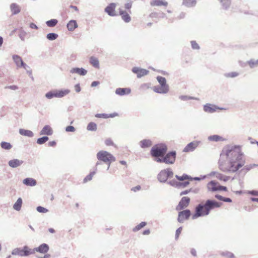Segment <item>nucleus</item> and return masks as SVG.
I'll use <instances>...</instances> for the list:
<instances>
[{
  "label": "nucleus",
  "instance_id": "nucleus-32",
  "mask_svg": "<svg viewBox=\"0 0 258 258\" xmlns=\"http://www.w3.org/2000/svg\"><path fill=\"white\" fill-rule=\"evenodd\" d=\"M23 201L22 198H19L13 205V208L17 211H19L22 207Z\"/></svg>",
  "mask_w": 258,
  "mask_h": 258
},
{
  "label": "nucleus",
  "instance_id": "nucleus-59",
  "mask_svg": "<svg viewBox=\"0 0 258 258\" xmlns=\"http://www.w3.org/2000/svg\"><path fill=\"white\" fill-rule=\"evenodd\" d=\"M75 89L76 92L79 93L81 91V88L80 87V84H77L75 85Z\"/></svg>",
  "mask_w": 258,
  "mask_h": 258
},
{
  "label": "nucleus",
  "instance_id": "nucleus-30",
  "mask_svg": "<svg viewBox=\"0 0 258 258\" xmlns=\"http://www.w3.org/2000/svg\"><path fill=\"white\" fill-rule=\"evenodd\" d=\"M208 140L210 141L213 142H219V141H225V139L223 138L222 137L218 135H214L212 136H210L208 137Z\"/></svg>",
  "mask_w": 258,
  "mask_h": 258
},
{
  "label": "nucleus",
  "instance_id": "nucleus-42",
  "mask_svg": "<svg viewBox=\"0 0 258 258\" xmlns=\"http://www.w3.org/2000/svg\"><path fill=\"white\" fill-rule=\"evenodd\" d=\"M48 140L49 138L46 136H44L42 137L37 139L36 143L38 145H42L46 142Z\"/></svg>",
  "mask_w": 258,
  "mask_h": 258
},
{
  "label": "nucleus",
  "instance_id": "nucleus-5",
  "mask_svg": "<svg viewBox=\"0 0 258 258\" xmlns=\"http://www.w3.org/2000/svg\"><path fill=\"white\" fill-rule=\"evenodd\" d=\"M176 156V151H172L167 153L161 158H156L155 161L158 163H165L167 164H173L175 161Z\"/></svg>",
  "mask_w": 258,
  "mask_h": 258
},
{
  "label": "nucleus",
  "instance_id": "nucleus-21",
  "mask_svg": "<svg viewBox=\"0 0 258 258\" xmlns=\"http://www.w3.org/2000/svg\"><path fill=\"white\" fill-rule=\"evenodd\" d=\"M72 74H77L80 76H85L87 71L83 68H74L70 70Z\"/></svg>",
  "mask_w": 258,
  "mask_h": 258
},
{
  "label": "nucleus",
  "instance_id": "nucleus-2",
  "mask_svg": "<svg viewBox=\"0 0 258 258\" xmlns=\"http://www.w3.org/2000/svg\"><path fill=\"white\" fill-rule=\"evenodd\" d=\"M222 205V203L211 199L206 200L205 203L202 202L196 206L192 219L195 220L199 217L207 216L211 210L220 208Z\"/></svg>",
  "mask_w": 258,
  "mask_h": 258
},
{
  "label": "nucleus",
  "instance_id": "nucleus-57",
  "mask_svg": "<svg viewBox=\"0 0 258 258\" xmlns=\"http://www.w3.org/2000/svg\"><path fill=\"white\" fill-rule=\"evenodd\" d=\"M113 159H113L112 160H110V161H108V162H105V163H105V164H107V165H108V167H107V170H108V169H109L111 163L112 162H113L115 161V160H116V158H115V157L114 156H113Z\"/></svg>",
  "mask_w": 258,
  "mask_h": 258
},
{
  "label": "nucleus",
  "instance_id": "nucleus-58",
  "mask_svg": "<svg viewBox=\"0 0 258 258\" xmlns=\"http://www.w3.org/2000/svg\"><path fill=\"white\" fill-rule=\"evenodd\" d=\"M227 188L226 186L221 185L219 184V186H218V191H227Z\"/></svg>",
  "mask_w": 258,
  "mask_h": 258
},
{
  "label": "nucleus",
  "instance_id": "nucleus-6",
  "mask_svg": "<svg viewBox=\"0 0 258 258\" xmlns=\"http://www.w3.org/2000/svg\"><path fill=\"white\" fill-rule=\"evenodd\" d=\"M173 176V172L170 168L162 170L157 175V179L161 183H165L168 178Z\"/></svg>",
  "mask_w": 258,
  "mask_h": 258
},
{
  "label": "nucleus",
  "instance_id": "nucleus-46",
  "mask_svg": "<svg viewBox=\"0 0 258 258\" xmlns=\"http://www.w3.org/2000/svg\"><path fill=\"white\" fill-rule=\"evenodd\" d=\"M179 98L182 101H187L189 100H198V99L191 96L187 95H181L179 97Z\"/></svg>",
  "mask_w": 258,
  "mask_h": 258
},
{
  "label": "nucleus",
  "instance_id": "nucleus-56",
  "mask_svg": "<svg viewBox=\"0 0 258 258\" xmlns=\"http://www.w3.org/2000/svg\"><path fill=\"white\" fill-rule=\"evenodd\" d=\"M247 193L250 195L258 196V191L255 190H248Z\"/></svg>",
  "mask_w": 258,
  "mask_h": 258
},
{
  "label": "nucleus",
  "instance_id": "nucleus-37",
  "mask_svg": "<svg viewBox=\"0 0 258 258\" xmlns=\"http://www.w3.org/2000/svg\"><path fill=\"white\" fill-rule=\"evenodd\" d=\"M216 177L220 180L227 181L229 179L230 177L228 176H226L222 173L218 172L216 173Z\"/></svg>",
  "mask_w": 258,
  "mask_h": 258
},
{
  "label": "nucleus",
  "instance_id": "nucleus-8",
  "mask_svg": "<svg viewBox=\"0 0 258 258\" xmlns=\"http://www.w3.org/2000/svg\"><path fill=\"white\" fill-rule=\"evenodd\" d=\"M32 252L31 249L28 246L25 245L22 248L20 247L14 248L12 251V254L20 256H27L32 254Z\"/></svg>",
  "mask_w": 258,
  "mask_h": 258
},
{
  "label": "nucleus",
  "instance_id": "nucleus-55",
  "mask_svg": "<svg viewBox=\"0 0 258 258\" xmlns=\"http://www.w3.org/2000/svg\"><path fill=\"white\" fill-rule=\"evenodd\" d=\"M178 184H179V187L180 186H182L183 187H185L189 184V182L188 181H185L182 182H179V183H178Z\"/></svg>",
  "mask_w": 258,
  "mask_h": 258
},
{
  "label": "nucleus",
  "instance_id": "nucleus-40",
  "mask_svg": "<svg viewBox=\"0 0 258 258\" xmlns=\"http://www.w3.org/2000/svg\"><path fill=\"white\" fill-rule=\"evenodd\" d=\"M247 63L248 64L250 68H254L258 66V59L255 60L251 59L247 61Z\"/></svg>",
  "mask_w": 258,
  "mask_h": 258
},
{
  "label": "nucleus",
  "instance_id": "nucleus-53",
  "mask_svg": "<svg viewBox=\"0 0 258 258\" xmlns=\"http://www.w3.org/2000/svg\"><path fill=\"white\" fill-rule=\"evenodd\" d=\"M182 227H180L176 229V232H175V239H177L178 238L179 236L182 231Z\"/></svg>",
  "mask_w": 258,
  "mask_h": 258
},
{
  "label": "nucleus",
  "instance_id": "nucleus-15",
  "mask_svg": "<svg viewBox=\"0 0 258 258\" xmlns=\"http://www.w3.org/2000/svg\"><path fill=\"white\" fill-rule=\"evenodd\" d=\"M132 71L134 74H137L138 78H140L145 75H147L149 72L147 70L138 67L133 68Z\"/></svg>",
  "mask_w": 258,
  "mask_h": 258
},
{
  "label": "nucleus",
  "instance_id": "nucleus-51",
  "mask_svg": "<svg viewBox=\"0 0 258 258\" xmlns=\"http://www.w3.org/2000/svg\"><path fill=\"white\" fill-rule=\"evenodd\" d=\"M191 47L193 49H200V47L196 41L192 40L190 42Z\"/></svg>",
  "mask_w": 258,
  "mask_h": 258
},
{
  "label": "nucleus",
  "instance_id": "nucleus-33",
  "mask_svg": "<svg viewBox=\"0 0 258 258\" xmlns=\"http://www.w3.org/2000/svg\"><path fill=\"white\" fill-rule=\"evenodd\" d=\"M89 62L91 64L94 68L98 69L99 68V62L98 59L94 57L91 56L89 59Z\"/></svg>",
  "mask_w": 258,
  "mask_h": 258
},
{
  "label": "nucleus",
  "instance_id": "nucleus-44",
  "mask_svg": "<svg viewBox=\"0 0 258 258\" xmlns=\"http://www.w3.org/2000/svg\"><path fill=\"white\" fill-rule=\"evenodd\" d=\"M96 173L95 171H93L90 172V173L87 175L84 179L83 182L84 183L87 182L89 181H90L92 180L93 176L95 175Z\"/></svg>",
  "mask_w": 258,
  "mask_h": 258
},
{
  "label": "nucleus",
  "instance_id": "nucleus-50",
  "mask_svg": "<svg viewBox=\"0 0 258 258\" xmlns=\"http://www.w3.org/2000/svg\"><path fill=\"white\" fill-rule=\"evenodd\" d=\"M36 210L38 212L41 213H46L48 211V209L42 206H38L36 208Z\"/></svg>",
  "mask_w": 258,
  "mask_h": 258
},
{
  "label": "nucleus",
  "instance_id": "nucleus-19",
  "mask_svg": "<svg viewBox=\"0 0 258 258\" xmlns=\"http://www.w3.org/2000/svg\"><path fill=\"white\" fill-rule=\"evenodd\" d=\"M220 1L221 9L224 11H230L231 2V0H219Z\"/></svg>",
  "mask_w": 258,
  "mask_h": 258
},
{
  "label": "nucleus",
  "instance_id": "nucleus-64",
  "mask_svg": "<svg viewBox=\"0 0 258 258\" xmlns=\"http://www.w3.org/2000/svg\"><path fill=\"white\" fill-rule=\"evenodd\" d=\"M215 197L217 199H218V200H220V201H223V200H224V197H223V196H221V195H218V194L215 195Z\"/></svg>",
  "mask_w": 258,
  "mask_h": 258
},
{
  "label": "nucleus",
  "instance_id": "nucleus-18",
  "mask_svg": "<svg viewBox=\"0 0 258 258\" xmlns=\"http://www.w3.org/2000/svg\"><path fill=\"white\" fill-rule=\"evenodd\" d=\"M131 92V89L130 88H117L115 91V94L119 96L127 95Z\"/></svg>",
  "mask_w": 258,
  "mask_h": 258
},
{
  "label": "nucleus",
  "instance_id": "nucleus-10",
  "mask_svg": "<svg viewBox=\"0 0 258 258\" xmlns=\"http://www.w3.org/2000/svg\"><path fill=\"white\" fill-rule=\"evenodd\" d=\"M191 215V212L189 209L182 210L178 212L177 221L180 223H182L185 220L189 219Z\"/></svg>",
  "mask_w": 258,
  "mask_h": 258
},
{
  "label": "nucleus",
  "instance_id": "nucleus-49",
  "mask_svg": "<svg viewBox=\"0 0 258 258\" xmlns=\"http://www.w3.org/2000/svg\"><path fill=\"white\" fill-rule=\"evenodd\" d=\"M167 184H169L171 186L179 187V182L177 181L175 179H173L167 182Z\"/></svg>",
  "mask_w": 258,
  "mask_h": 258
},
{
  "label": "nucleus",
  "instance_id": "nucleus-11",
  "mask_svg": "<svg viewBox=\"0 0 258 258\" xmlns=\"http://www.w3.org/2000/svg\"><path fill=\"white\" fill-rule=\"evenodd\" d=\"M49 249L48 245L46 243H42L40 244L38 247H35L33 249H31L32 251V254H34L36 251L41 253H46Z\"/></svg>",
  "mask_w": 258,
  "mask_h": 258
},
{
  "label": "nucleus",
  "instance_id": "nucleus-24",
  "mask_svg": "<svg viewBox=\"0 0 258 258\" xmlns=\"http://www.w3.org/2000/svg\"><path fill=\"white\" fill-rule=\"evenodd\" d=\"M23 183L27 186H34L36 185L37 181L34 178L27 177L23 180Z\"/></svg>",
  "mask_w": 258,
  "mask_h": 258
},
{
  "label": "nucleus",
  "instance_id": "nucleus-3",
  "mask_svg": "<svg viewBox=\"0 0 258 258\" xmlns=\"http://www.w3.org/2000/svg\"><path fill=\"white\" fill-rule=\"evenodd\" d=\"M156 79L160 84V86L157 85L153 87V90L159 94H166L168 92L169 90V85L167 84L166 79L165 78L161 76H157Z\"/></svg>",
  "mask_w": 258,
  "mask_h": 258
},
{
  "label": "nucleus",
  "instance_id": "nucleus-61",
  "mask_svg": "<svg viewBox=\"0 0 258 258\" xmlns=\"http://www.w3.org/2000/svg\"><path fill=\"white\" fill-rule=\"evenodd\" d=\"M191 191V188L188 190H185L180 192V196L185 195L188 194L190 191Z\"/></svg>",
  "mask_w": 258,
  "mask_h": 258
},
{
  "label": "nucleus",
  "instance_id": "nucleus-27",
  "mask_svg": "<svg viewBox=\"0 0 258 258\" xmlns=\"http://www.w3.org/2000/svg\"><path fill=\"white\" fill-rule=\"evenodd\" d=\"M139 144L142 148H147L152 145V142L150 139H144L140 142Z\"/></svg>",
  "mask_w": 258,
  "mask_h": 258
},
{
  "label": "nucleus",
  "instance_id": "nucleus-62",
  "mask_svg": "<svg viewBox=\"0 0 258 258\" xmlns=\"http://www.w3.org/2000/svg\"><path fill=\"white\" fill-rule=\"evenodd\" d=\"M186 14L184 12H181L179 14V15L177 17V19H183L185 17Z\"/></svg>",
  "mask_w": 258,
  "mask_h": 258
},
{
  "label": "nucleus",
  "instance_id": "nucleus-12",
  "mask_svg": "<svg viewBox=\"0 0 258 258\" xmlns=\"http://www.w3.org/2000/svg\"><path fill=\"white\" fill-rule=\"evenodd\" d=\"M190 202V198L187 197H183L179 201L178 206L176 207V210H182L186 208Z\"/></svg>",
  "mask_w": 258,
  "mask_h": 258
},
{
  "label": "nucleus",
  "instance_id": "nucleus-4",
  "mask_svg": "<svg viewBox=\"0 0 258 258\" xmlns=\"http://www.w3.org/2000/svg\"><path fill=\"white\" fill-rule=\"evenodd\" d=\"M167 150L164 144H158L154 145L151 149L150 154L152 157H157L164 155Z\"/></svg>",
  "mask_w": 258,
  "mask_h": 258
},
{
  "label": "nucleus",
  "instance_id": "nucleus-36",
  "mask_svg": "<svg viewBox=\"0 0 258 258\" xmlns=\"http://www.w3.org/2000/svg\"><path fill=\"white\" fill-rule=\"evenodd\" d=\"M13 59L18 68L21 62L23 61L22 58L18 55L14 54L13 55Z\"/></svg>",
  "mask_w": 258,
  "mask_h": 258
},
{
  "label": "nucleus",
  "instance_id": "nucleus-28",
  "mask_svg": "<svg viewBox=\"0 0 258 258\" xmlns=\"http://www.w3.org/2000/svg\"><path fill=\"white\" fill-rule=\"evenodd\" d=\"M19 134L23 136L32 138L34 136V133L30 130L20 128L19 131Z\"/></svg>",
  "mask_w": 258,
  "mask_h": 258
},
{
  "label": "nucleus",
  "instance_id": "nucleus-13",
  "mask_svg": "<svg viewBox=\"0 0 258 258\" xmlns=\"http://www.w3.org/2000/svg\"><path fill=\"white\" fill-rule=\"evenodd\" d=\"M217 109H225L223 108H220L214 104L207 103L204 105V110L205 112L212 113L216 111Z\"/></svg>",
  "mask_w": 258,
  "mask_h": 258
},
{
  "label": "nucleus",
  "instance_id": "nucleus-1",
  "mask_svg": "<svg viewBox=\"0 0 258 258\" xmlns=\"http://www.w3.org/2000/svg\"><path fill=\"white\" fill-rule=\"evenodd\" d=\"M245 159L239 145L225 146L221 151L218 161L219 168L223 172L234 173H247L256 164H249L244 166Z\"/></svg>",
  "mask_w": 258,
  "mask_h": 258
},
{
  "label": "nucleus",
  "instance_id": "nucleus-47",
  "mask_svg": "<svg viewBox=\"0 0 258 258\" xmlns=\"http://www.w3.org/2000/svg\"><path fill=\"white\" fill-rule=\"evenodd\" d=\"M26 33L22 28L19 30L18 36L22 41L25 40Z\"/></svg>",
  "mask_w": 258,
  "mask_h": 258
},
{
  "label": "nucleus",
  "instance_id": "nucleus-45",
  "mask_svg": "<svg viewBox=\"0 0 258 258\" xmlns=\"http://www.w3.org/2000/svg\"><path fill=\"white\" fill-rule=\"evenodd\" d=\"M147 225V223L146 222H142L139 224L137 225L135 227H134L133 229L134 232H137L140 230L141 228H143Z\"/></svg>",
  "mask_w": 258,
  "mask_h": 258
},
{
  "label": "nucleus",
  "instance_id": "nucleus-14",
  "mask_svg": "<svg viewBox=\"0 0 258 258\" xmlns=\"http://www.w3.org/2000/svg\"><path fill=\"white\" fill-rule=\"evenodd\" d=\"M200 143V141H195L188 143L183 149L184 152H189L194 151Z\"/></svg>",
  "mask_w": 258,
  "mask_h": 258
},
{
  "label": "nucleus",
  "instance_id": "nucleus-22",
  "mask_svg": "<svg viewBox=\"0 0 258 258\" xmlns=\"http://www.w3.org/2000/svg\"><path fill=\"white\" fill-rule=\"evenodd\" d=\"M23 162L24 161L23 160L18 159H14L8 162V165L12 168H17L20 166Z\"/></svg>",
  "mask_w": 258,
  "mask_h": 258
},
{
  "label": "nucleus",
  "instance_id": "nucleus-34",
  "mask_svg": "<svg viewBox=\"0 0 258 258\" xmlns=\"http://www.w3.org/2000/svg\"><path fill=\"white\" fill-rule=\"evenodd\" d=\"M220 255L225 258H235L234 253L228 251H222Z\"/></svg>",
  "mask_w": 258,
  "mask_h": 258
},
{
  "label": "nucleus",
  "instance_id": "nucleus-20",
  "mask_svg": "<svg viewBox=\"0 0 258 258\" xmlns=\"http://www.w3.org/2000/svg\"><path fill=\"white\" fill-rule=\"evenodd\" d=\"M10 9L12 15H16L21 12V7L17 3H12L10 6Z\"/></svg>",
  "mask_w": 258,
  "mask_h": 258
},
{
  "label": "nucleus",
  "instance_id": "nucleus-9",
  "mask_svg": "<svg viewBox=\"0 0 258 258\" xmlns=\"http://www.w3.org/2000/svg\"><path fill=\"white\" fill-rule=\"evenodd\" d=\"M113 156V155L109 152L103 150L99 151L96 154V157L98 160L103 162V163L114 159Z\"/></svg>",
  "mask_w": 258,
  "mask_h": 258
},
{
  "label": "nucleus",
  "instance_id": "nucleus-39",
  "mask_svg": "<svg viewBox=\"0 0 258 258\" xmlns=\"http://www.w3.org/2000/svg\"><path fill=\"white\" fill-rule=\"evenodd\" d=\"M58 23V21L55 19H52L46 22L47 26L49 27H53L55 26Z\"/></svg>",
  "mask_w": 258,
  "mask_h": 258
},
{
  "label": "nucleus",
  "instance_id": "nucleus-52",
  "mask_svg": "<svg viewBox=\"0 0 258 258\" xmlns=\"http://www.w3.org/2000/svg\"><path fill=\"white\" fill-rule=\"evenodd\" d=\"M67 132H74L76 131V128L72 125L67 126L65 129Z\"/></svg>",
  "mask_w": 258,
  "mask_h": 258
},
{
  "label": "nucleus",
  "instance_id": "nucleus-25",
  "mask_svg": "<svg viewBox=\"0 0 258 258\" xmlns=\"http://www.w3.org/2000/svg\"><path fill=\"white\" fill-rule=\"evenodd\" d=\"M119 15L121 16L122 19L125 22L128 23L131 21V18L128 14L125 11L119 10Z\"/></svg>",
  "mask_w": 258,
  "mask_h": 258
},
{
  "label": "nucleus",
  "instance_id": "nucleus-29",
  "mask_svg": "<svg viewBox=\"0 0 258 258\" xmlns=\"http://www.w3.org/2000/svg\"><path fill=\"white\" fill-rule=\"evenodd\" d=\"M151 6H167L168 3L165 0H153L150 2Z\"/></svg>",
  "mask_w": 258,
  "mask_h": 258
},
{
  "label": "nucleus",
  "instance_id": "nucleus-63",
  "mask_svg": "<svg viewBox=\"0 0 258 258\" xmlns=\"http://www.w3.org/2000/svg\"><path fill=\"white\" fill-rule=\"evenodd\" d=\"M118 115V113L114 112L113 113L107 114L108 118H113Z\"/></svg>",
  "mask_w": 258,
  "mask_h": 258
},
{
  "label": "nucleus",
  "instance_id": "nucleus-16",
  "mask_svg": "<svg viewBox=\"0 0 258 258\" xmlns=\"http://www.w3.org/2000/svg\"><path fill=\"white\" fill-rule=\"evenodd\" d=\"M219 183L215 180H211L207 184L208 190L211 192H216L218 191V186Z\"/></svg>",
  "mask_w": 258,
  "mask_h": 258
},
{
  "label": "nucleus",
  "instance_id": "nucleus-26",
  "mask_svg": "<svg viewBox=\"0 0 258 258\" xmlns=\"http://www.w3.org/2000/svg\"><path fill=\"white\" fill-rule=\"evenodd\" d=\"M78 26L77 21L74 20H70L67 25V27L70 31H74Z\"/></svg>",
  "mask_w": 258,
  "mask_h": 258
},
{
  "label": "nucleus",
  "instance_id": "nucleus-17",
  "mask_svg": "<svg viewBox=\"0 0 258 258\" xmlns=\"http://www.w3.org/2000/svg\"><path fill=\"white\" fill-rule=\"evenodd\" d=\"M116 4L112 3L109 4L104 10V11L110 16H115L116 14L115 13V9Z\"/></svg>",
  "mask_w": 258,
  "mask_h": 258
},
{
  "label": "nucleus",
  "instance_id": "nucleus-43",
  "mask_svg": "<svg viewBox=\"0 0 258 258\" xmlns=\"http://www.w3.org/2000/svg\"><path fill=\"white\" fill-rule=\"evenodd\" d=\"M58 35L55 33H49L47 34L46 38L50 41H53L56 39L58 37Z\"/></svg>",
  "mask_w": 258,
  "mask_h": 258
},
{
  "label": "nucleus",
  "instance_id": "nucleus-60",
  "mask_svg": "<svg viewBox=\"0 0 258 258\" xmlns=\"http://www.w3.org/2000/svg\"><path fill=\"white\" fill-rule=\"evenodd\" d=\"M105 144L107 146H111L113 144V143L111 139H108L106 140Z\"/></svg>",
  "mask_w": 258,
  "mask_h": 258
},
{
  "label": "nucleus",
  "instance_id": "nucleus-35",
  "mask_svg": "<svg viewBox=\"0 0 258 258\" xmlns=\"http://www.w3.org/2000/svg\"><path fill=\"white\" fill-rule=\"evenodd\" d=\"M0 145L2 149L6 150H9L12 148V145L10 143L5 141L2 142Z\"/></svg>",
  "mask_w": 258,
  "mask_h": 258
},
{
  "label": "nucleus",
  "instance_id": "nucleus-38",
  "mask_svg": "<svg viewBox=\"0 0 258 258\" xmlns=\"http://www.w3.org/2000/svg\"><path fill=\"white\" fill-rule=\"evenodd\" d=\"M175 177L179 181H183L186 179H192V177L186 174H183L181 176L176 175Z\"/></svg>",
  "mask_w": 258,
  "mask_h": 258
},
{
  "label": "nucleus",
  "instance_id": "nucleus-23",
  "mask_svg": "<svg viewBox=\"0 0 258 258\" xmlns=\"http://www.w3.org/2000/svg\"><path fill=\"white\" fill-rule=\"evenodd\" d=\"M52 134V128L49 125H45L40 132V135L51 136Z\"/></svg>",
  "mask_w": 258,
  "mask_h": 258
},
{
  "label": "nucleus",
  "instance_id": "nucleus-54",
  "mask_svg": "<svg viewBox=\"0 0 258 258\" xmlns=\"http://www.w3.org/2000/svg\"><path fill=\"white\" fill-rule=\"evenodd\" d=\"M95 116L97 118H108L106 113H97L95 114Z\"/></svg>",
  "mask_w": 258,
  "mask_h": 258
},
{
  "label": "nucleus",
  "instance_id": "nucleus-31",
  "mask_svg": "<svg viewBox=\"0 0 258 258\" xmlns=\"http://www.w3.org/2000/svg\"><path fill=\"white\" fill-rule=\"evenodd\" d=\"M183 5L188 8L194 7L197 4L196 0H183Z\"/></svg>",
  "mask_w": 258,
  "mask_h": 258
},
{
  "label": "nucleus",
  "instance_id": "nucleus-7",
  "mask_svg": "<svg viewBox=\"0 0 258 258\" xmlns=\"http://www.w3.org/2000/svg\"><path fill=\"white\" fill-rule=\"evenodd\" d=\"M70 92V90L69 89L54 90L46 93L45 96L48 99H51L54 97L61 98L68 94Z\"/></svg>",
  "mask_w": 258,
  "mask_h": 258
},
{
  "label": "nucleus",
  "instance_id": "nucleus-41",
  "mask_svg": "<svg viewBox=\"0 0 258 258\" xmlns=\"http://www.w3.org/2000/svg\"><path fill=\"white\" fill-rule=\"evenodd\" d=\"M87 129L90 131H96L97 130V125L94 122H90L88 123Z\"/></svg>",
  "mask_w": 258,
  "mask_h": 258
},
{
  "label": "nucleus",
  "instance_id": "nucleus-48",
  "mask_svg": "<svg viewBox=\"0 0 258 258\" xmlns=\"http://www.w3.org/2000/svg\"><path fill=\"white\" fill-rule=\"evenodd\" d=\"M239 73L235 72L226 73L224 74V76L226 78H235L237 77Z\"/></svg>",
  "mask_w": 258,
  "mask_h": 258
}]
</instances>
